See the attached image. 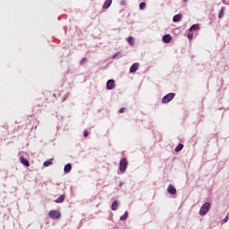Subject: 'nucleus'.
<instances>
[{
  "label": "nucleus",
  "instance_id": "f257e3e1",
  "mask_svg": "<svg viewBox=\"0 0 229 229\" xmlns=\"http://www.w3.org/2000/svg\"><path fill=\"white\" fill-rule=\"evenodd\" d=\"M208 210H210V203L206 202L201 206L200 210H199V215L205 216L208 212Z\"/></svg>",
  "mask_w": 229,
  "mask_h": 229
},
{
  "label": "nucleus",
  "instance_id": "39448f33",
  "mask_svg": "<svg viewBox=\"0 0 229 229\" xmlns=\"http://www.w3.org/2000/svg\"><path fill=\"white\" fill-rule=\"evenodd\" d=\"M107 90H114L115 89V81L114 80H109L106 82Z\"/></svg>",
  "mask_w": 229,
  "mask_h": 229
},
{
  "label": "nucleus",
  "instance_id": "5701e85b",
  "mask_svg": "<svg viewBox=\"0 0 229 229\" xmlns=\"http://www.w3.org/2000/svg\"><path fill=\"white\" fill-rule=\"evenodd\" d=\"M218 17L221 19V17H223V9H221V11L219 12Z\"/></svg>",
  "mask_w": 229,
  "mask_h": 229
},
{
  "label": "nucleus",
  "instance_id": "b1692460",
  "mask_svg": "<svg viewBox=\"0 0 229 229\" xmlns=\"http://www.w3.org/2000/svg\"><path fill=\"white\" fill-rule=\"evenodd\" d=\"M119 112H120V114H123L124 112V107L120 108Z\"/></svg>",
  "mask_w": 229,
  "mask_h": 229
},
{
  "label": "nucleus",
  "instance_id": "f03ea898",
  "mask_svg": "<svg viewBox=\"0 0 229 229\" xmlns=\"http://www.w3.org/2000/svg\"><path fill=\"white\" fill-rule=\"evenodd\" d=\"M48 216L51 219H60L62 214L58 210H50Z\"/></svg>",
  "mask_w": 229,
  "mask_h": 229
},
{
  "label": "nucleus",
  "instance_id": "1a4fd4ad",
  "mask_svg": "<svg viewBox=\"0 0 229 229\" xmlns=\"http://www.w3.org/2000/svg\"><path fill=\"white\" fill-rule=\"evenodd\" d=\"M167 192L169 194H176V188H174V186L173 185H169L167 189Z\"/></svg>",
  "mask_w": 229,
  "mask_h": 229
},
{
  "label": "nucleus",
  "instance_id": "7ed1b4c3",
  "mask_svg": "<svg viewBox=\"0 0 229 229\" xmlns=\"http://www.w3.org/2000/svg\"><path fill=\"white\" fill-rule=\"evenodd\" d=\"M128 168V161L126 158H122L120 161V171L121 173H124Z\"/></svg>",
  "mask_w": 229,
  "mask_h": 229
},
{
  "label": "nucleus",
  "instance_id": "a211bd4d",
  "mask_svg": "<svg viewBox=\"0 0 229 229\" xmlns=\"http://www.w3.org/2000/svg\"><path fill=\"white\" fill-rule=\"evenodd\" d=\"M199 28V25L194 24L190 28V31H195V30H198Z\"/></svg>",
  "mask_w": 229,
  "mask_h": 229
},
{
  "label": "nucleus",
  "instance_id": "20e7f679",
  "mask_svg": "<svg viewBox=\"0 0 229 229\" xmlns=\"http://www.w3.org/2000/svg\"><path fill=\"white\" fill-rule=\"evenodd\" d=\"M174 98V93H169L167 95H165L163 98H162V103L165 104V103H169V101H172V99Z\"/></svg>",
  "mask_w": 229,
  "mask_h": 229
},
{
  "label": "nucleus",
  "instance_id": "4be33fe9",
  "mask_svg": "<svg viewBox=\"0 0 229 229\" xmlns=\"http://www.w3.org/2000/svg\"><path fill=\"white\" fill-rule=\"evenodd\" d=\"M117 56H119V52L116 53V54H114V55H113V57H112V59L114 60V59L117 58Z\"/></svg>",
  "mask_w": 229,
  "mask_h": 229
},
{
  "label": "nucleus",
  "instance_id": "6e6552de",
  "mask_svg": "<svg viewBox=\"0 0 229 229\" xmlns=\"http://www.w3.org/2000/svg\"><path fill=\"white\" fill-rule=\"evenodd\" d=\"M173 38L171 37V35H165L164 37H163V42H165V44H169V42H171V39H172Z\"/></svg>",
  "mask_w": 229,
  "mask_h": 229
},
{
  "label": "nucleus",
  "instance_id": "bb28decb",
  "mask_svg": "<svg viewBox=\"0 0 229 229\" xmlns=\"http://www.w3.org/2000/svg\"><path fill=\"white\" fill-rule=\"evenodd\" d=\"M84 137H87V131H84Z\"/></svg>",
  "mask_w": 229,
  "mask_h": 229
},
{
  "label": "nucleus",
  "instance_id": "a878e982",
  "mask_svg": "<svg viewBox=\"0 0 229 229\" xmlns=\"http://www.w3.org/2000/svg\"><path fill=\"white\" fill-rule=\"evenodd\" d=\"M225 223H226V221H228V216H225V218L224 219Z\"/></svg>",
  "mask_w": 229,
  "mask_h": 229
},
{
  "label": "nucleus",
  "instance_id": "9d476101",
  "mask_svg": "<svg viewBox=\"0 0 229 229\" xmlns=\"http://www.w3.org/2000/svg\"><path fill=\"white\" fill-rule=\"evenodd\" d=\"M112 4V0H106L103 5V8L105 10L110 8V5Z\"/></svg>",
  "mask_w": 229,
  "mask_h": 229
},
{
  "label": "nucleus",
  "instance_id": "393cba45",
  "mask_svg": "<svg viewBox=\"0 0 229 229\" xmlns=\"http://www.w3.org/2000/svg\"><path fill=\"white\" fill-rule=\"evenodd\" d=\"M86 61H87V59L83 58V59L81 61V64H85Z\"/></svg>",
  "mask_w": 229,
  "mask_h": 229
},
{
  "label": "nucleus",
  "instance_id": "f3484780",
  "mask_svg": "<svg viewBox=\"0 0 229 229\" xmlns=\"http://www.w3.org/2000/svg\"><path fill=\"white\" fill-rule=\"evenodd\" d=\"M128 219V211H125V213L120 217L121 221H126Z\"/></svg>",
  "mask_w": 229,
  "mask_h": 229
},
{
  "label": "nucleus",
  "instance_id": "6ab92c4d",
  "mask_svg": "<svg viewBox=\"0 0 229 229\" xmlns=\"http://www.w3.org/2000/svg\"><path fill=\"white\" fill-rule=\"evenodd\" d=\"M146 8V3L142 2L140 4V9L144 10Z\"/></svg>",
  "mask_w": 229,
  "mask_h": 229
},
{
  "label": "nucleus",
  "instance_id": "423d86ee",
  "mask_svg": "<svg viewBox=\"0 0 229 229\" xmlns=\"http://www.w3.org/2000/svg\"><path fill=\"white\" fill-rule=\"evenodd\" d=\"M20 162L22 165H25V167H30V162L28 159L24 158V157H20Z\"/></svg>",
  "mask_w": 229,
  "mask_h": 229
},
{
  "label": "nucleus",
  "instance_id": "412c9836",
  "mask_svg": "<svg viewBox=\"0 0 229 229\" xmlns=\"http://www.w3.org/2000/svg\"><path fill=\"white\" fill-rule=\"evenodd\" d=\"M193 33L192 32H189L188 33V38H189V40H192V38H193Z\"/></svg>",
  "mask_w": 229,
  "mask_h": 229
},
{
  "label": "nucleus",
  "instance_id": "dca6fc26",
  "mask_svg": "<svg viewBox=\"0 0 229 229\" xmlns=\"http://www.w3.org/2000/svg\"><path fill=\"white\" fill-rule=\"evenodd\" d=\"M119 207V203L117 202V200H114L112 204V210H117Z\"/></svg>",
  "mask_w": 229,
  "mask_h": 229
},
{
  "label": "nucleus",
  "instance_id": "f8f14e48",
  "mask_svg": "<svg viewBox=\"0 0 229 229\" xmlns=\"http://www.w3.org/2000/svg\"><path fill=\"white\" fill-rule=\"evenodd\" d=\"M174 22H180L182 21V14H175L173 18Z\"/></svg>",
  "mask_w": 229,
  "mask_h": 229
},
{
  "label": "nucleus",
  "instance_id": "2eb2a0df",
  "mask_svg": "<svg viewBox=\"0 0 229 229\" xmlns=\"http://www.w3.org/2000/svg\"><path fill=\"white\" fill-rule=\"evenodd\" d=\"M183 149V144L180 143L179 145L176 146L175 148V153L180 152L181 150Z\"/></svg>",
  "mask_w": 229,
  "mask_h": 229
},
{
  "label": "nucleus",
  "instance_id": "4468645a",
  "mask_svg": "<svg viewBox=\"0 0 229 229\" xmlns=\"http://www.w3.org/2000/svg\"><path fill=\"white\" fill-rule=\"evenodd\" d=\"M53 165V159H49L47 161H45L43 165L44 167H49V165Z\"/></svg>",
  "mask_w": 229,
  "mask_h": 229
},
{
  "label": "nucleus",
  "instance_id": "0eeeda50",
  "mask_svg": "<svg viewBox=\"0 0 229 229\" xmlns=\"http://www.w3.org/2000/svg\"><path fill=\"white\" fill-rule=\"evenodd\" d=\"M139 69V63L133 64L130 68V72H137V70Z\"/></svg>",
  "mask_w": 229,
  "mask_h": 229
},
{
  "label": "nucleus",
  "instance_id": "cd10ccee",
  "mask_svg": "<svg viewBox=\"0 0 229 229\" xmlns=\"http://www.w3.org/2000/svg\"><path fill=\"white\" fill-rule=\"evenodd\" d=\"M184 2H187V0H184Z\"/></svg>",
  "mask_w": 229,
  "mask_h": 229
},
{
  "label": "nucleus",
  "instance_id": "aec40b11",
  "mask_svg": "<svg viewBox=\"0 0 229 229\" xmlns=\"http://www.w3.org/2000/svg\"><path fill=\"white\" fill-rule=\"evenodd\" d=\"M127 41L129 42L130 46H133V38L129 37Z\"/></svg>",
  "mask_w": 229,
  "mask_h": 229
},
{
  "label": "nucleus",
  "instance_id": "ddd939ff",
  "mask_svg": "<svg viewBox=\"0 0 229 229\" xmlns=\"http://www.w3.org/2000/svg\"><path fill=\"white\" fill-rule=\"evenodd\" d=\"M71 169H72V166L71 164H67L64 165V173H71Z\"/></svg>",
  "mask_w": 229,
  "mask_h": 229
},
{
  "label": "nucleus",
  "instance_id": "9b49d317",
  "mask_svg": "<svg viewBox=\"0 0 229 229\" xmlns=\"http://www.w3.org/2000/svg\"><path fill=\"white\" fill-rule=\"evenodd\" d=\"M65 201V195H61L57 199L55 200V203H64Z\"/></svg>",
  "mask_w": 229,
  "mask_h": 229
}]
</instances>
